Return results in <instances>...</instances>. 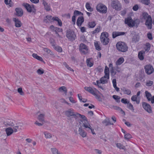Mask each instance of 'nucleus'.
<instances>
[{
	"label": "nucleus",
	"mask_w": 154,
	"mask_h": 154,
	"mask_svg": "<svg viewBox=\"0 0 154 154\" xmlns=\"http://www.w3.org/2000/svg\"><path fill=\"white\" fill-rule=\"evenodd\" d=\"M23 5L27 10V11L29 12H31L32 11V6L30 5L27 3H24Z\"/></svg>",
	"instance_id": "aec40b11"
},
{
	"label": "nucleus",
	"mask_w": 154,
	"mask_h": 154,
	"mask_svg": "<svg viewBox=\"0 0 154 154\" xmlns=\"http://www.w3.org/2000/svg\"><path fill=\"white\" fill-rule=\"evenodd\" d=\"M108 33L105 32H102L100 36V37H103L105 38H108Z\"/></svg>",
	"instance_id": "a18cd8bd"
},
{
	"label": "nucleus",
	"mask_w": 154,
	"mask_h": 154,
	"mask_svg": "<svg viewBox=\"0 0 154 154\" xmlns=\"http://www.w3.org/2000/svg\"><path fill=\"white\" fill-rule=\"evenodd\" d=\"M32 56L34 58L37 59L38 60H39L41 61H43V59L42 58V57L39 56H38L36 54H35V53L33 54Z\"/></svg>",
	"instance_id": "e433bc0d"
},
{
	"label": "nucleus",
	"mask_w": 154,
	"mask_h": 154,
	"mask_svg": "<svg viewBox=\"0 0 154 154\" xmlns=\"http://www.w3.org/2000/svg\"><path fill=\"white\" fill-rule=\"evenodd\" d=\"M111 6L114 9L118 11L121 9V5L119 2L117 0H113L111 4Z\"/></svg>",
	"instance_id": "0eeeda50"
},
{
	"label": "nucleus",
	"mask_w": 154,
	"mask_h": 154,
	"mask_svg": "<svg viewBox=\"0 0 154 154\" xmlns=\"http://www.w3.org/2000/svg\"><path fill=\"white\" fill-rule=\"evenodd\" d=\"M13 20L15 23V26L17 27H20L22 23L21 21L19 20L18 19H16L15 18H13Z\"/></svg>",
	"instance_id": "a211bd4d"
},
{
	"label": "nucleus",
	"mask_w": 154,
	"mask_h": 154,
	"mask_svg": "<svg viewBox=\"0 0 154 154\" xmlns=\"http://www.w3.org/2000/svg\"><path fill=\"white\" fill-rule=\"evenodd\" d=\"M44 51L46 52L47 54H50L51 55H53V54L51 51L49 49L46 48H44L43 49Z\"/></svg>",
	"instance_id": "a19ab883"
},
{
	"label": "nucleus",
	"mask_w": 154,
	"mask_h": 154,
	"mask_svg": "<svg viewBox=\"0 0 154 154\" xmlns=\"http://www.w3.org/2000/svg\"><path fill=\"white\" fill-rule=\"evenodd\" d=\"M105 75L107 77V79H109V70L107 66L105 67L104 70Z\"/></svg>",
	"instance_id": "a878e982"
},
{
	"label": "nucleus",
	"mask_w": 154,
	"mask_h": 154,
	"mask_svg": "<svg viewBox=\"0 0 154 154\" xmlns=\"http://www.w3.org/2000/svg\"><path fill=\"white\" fill-rule=\"evenodd\" d=\"M121 102L124 104L128 103L129 101H128L127 99L122 98L121 101Z\"/></svg>",
	"instance_id": "0e129e2a"
},
{
	"label": "nucleus",
	"mask_w": 154,
	"mask_h": 154,
	"mask_svg": "<svg viewBox=\"0 0 154 154\" xmlns=\"http://www.w3.org/2000/svg\"><path fill=\"white\" fill-rule=\"evenodd\" d=\"M137 99V95H133L131 97V100L133 101H136Z\"/></svg>",
	"instance_id": "e2e57ef3"
},
{
	"label": "nucleus",
	"mask_w": 154,
	"mask_h": 154,
	"mask_svg": "<svg viewBox=\"0 0 154 154\" xmlns=\"http://www.w3.org/2000/svg\"><path fill=\"white\" fill-rule=\"evenodd\" d=\"M142 106L143 108L149 113L152 112L151 106L147 103L143 102L142 103Z\"/></svg>",
	"instance_id": "f8f14e48"
},
{
	"label": "nucleus",
	"mask_w": 154,
	"mask_h": 154,
	"mask_svg": "<svg viewBox=\"0 0 154 154\" xmlns=\"http://www.w3.org/2000/svg\"><path fill=\"white\" fill-rule=\"evenodd\" d=\"M103 123L106 126L113 125V123H111L109 119H105L103 121Z\"/></svg>",
	"instance_id": "cd10ccee"
},
{
	"label": "nucleus",
	"mask_w": 154,
	"mask_h": 154,
	"mask_svg": "<svg viewBox=\"0 0 154 154\" xmlns=\"http://www.w3.org/2000/svg\"><path fill=\"white\" fill-rule=\"evenodd\" d=\"M18 92L21 95H24V93L22 91V89L21 88H20L17 89Z\"/></svg>",
	"instance_id": "864d4df0"
},
{
	"label": "nucleus",
	"mask_w": 154,
	"mask_h": 154,
	"mask_svg": "<svg viewBox=\"0 0 154 154\" xmlns=\"http://www.w3.org/2000/svg\"><path fill=\"white\" fill-rule=\"evenodd\" d=\"M37 72L38 74L41 75L44 73V70L41 69H39L37 70Z\"/></svg>",
	"instance_id": "4d7b16f0"
},
{
	"label": "nucleus",
	"mask_w": 154,
	"mask_h": 154,
	"mask_svg": "<svg viewBox=\"0 0 154 154\" xmlns=\"http://www.w3.org/2000/svg\"><path fill=\"white\" fill-rule=\"evenodd\" d=\"M115 70L117 71L118 72H120V69L119 68L118 66H117L115 67L114 68Z\"/></svg>",
	"instance_id": "774afa93"
},
{
	"label": "nucleus",
	"mask_w": 154,
	"mask_h": 154,
	"mask_svg": "<svg viewBox=\"0 0 154 154\" xmlns=\"http://www.w3.org/2000/svg\"><path fill=\"white\" fill-rule=\"evenodd\" d=\"M150 45L149 43H146L145 47L144 48L146 51L148 52L150 49Z\"/></svg>",
	"instance_id": "79ce46f5"
},
{
	"label": "nucleus",
	"mask_w": 154,
	"mask_h": 154,
	"mask_svg": "<svg viewBox=\"0 0 154 154\" xmlns=\"http://www.w3.org/2000/svg\"><path fill=\"white\" fill-rule=\"evenodd\" d=\"M83 15V14L82 13L78 11L75 10L74 11V15L75 16H76V15Z\"/></svg>",
	"instance_id": "8fccbe9b"
},
{
	"label": "nucleus",
	"mask_w": 154,
	"mask_h": 154,
	"mask_svg": "<svg viewBox=\"0 0 154 154\" xmlns=\"http://www.w3.org/2000/svg\"><path fill=\"white\" fill-rule=\"evenodd\" d=\"M124 59L123 57L119 58L116 61V65L119 66L121 65L124 61Z\"/></svg>",
	"instance_id": "393cba45"
},
{
	"label": "nucleus",
	"mask_w": 154,
	"mask_h": 154,
	"mask_svg": "<svg viewBox=\"0 0 154 154\" xmlns=\"http://www.w3.org/2000/svg\"><path fill=\"white\" fill-rule=\"evenodd\" d=\"M5 131L7 136L11 135L14 132L13 129L10 127L6 128Z\"/></svg>",
	"instance_id": "412c9836"
},
{
	"label": "nucleus",
	"mask_w": 154,
	"mask_h": 154,
	"mask_svg": "<svg viewBox=\"0 0 154 154\" xmlns=\"http://www.w3.org/2000/svg\"><path fill=\"white\" fill-rule=\"evenodd\" d=\"M131 136L129 134H127L125 135L124 137L126 140H128L131 138Z\"/></svg>",
	"instance_id": "13d9d810"
},
{
	"label": "nucleus",
	"mask_w": 154,
	"mask_h": 154,
	"mask_svg": "<svg viewBox=\"0 0 154 154\" xmlns=\"http://www.w3.org/2000/svg\"><path fill=\"white\" fill-rule=\"evenodd\" d=\"M101 43L103 45H107L109 42V38H105L103 37H100Z\"/></svg>",
	"instance_id": "2eb2a0df"
},
{
	"label": "nucleus",
	"mask_w": 154,
	"mask_h": 154,
	"mask_svg": "<svg viewBox=\"0 0 154 154\" xmlns=\"http://www.w3.org/2000/svg\"><path fill=\"white\" fill-rule=\"evenodd\" d=\"M84 89L86 91H88L93 95L95 94V93L96 92V91H97V90L96 88H93L90 87H85L84 88Z\"/></svg>",
	"instance_id": "4468645a"
},
{
	"label": "nucleus",
	"mask_w": 154,
	"mask_h": 154,
	"mask_svg": "<svg viewBox=\"0 0 154 154\" xmlns=\"http://www.w3.org/2000/svg\"><path fill=\"white\" fill-rule=\"evenodd\" d=\"M145 72L148 75H150L153 72L154 68L150 64H147L144 66Z\"/></svg>",
	"instance_id": "6e6552de"
},
{
	"label": "nucleus",
	"mask_w": 154,
	"mask_h": 154,
	"mask_svg": "<svg viewBox=\"0 0 154 154\" xmlns=\"http://www.w3.org/2000/svg\"><path fill=\"white\" fill-rule=\"evenodd\" d=\"M79 49L81 52L84 54L87 53L88 50L87 46L84 44H80Z\"/></svg>",
	"instance_id": "ddd939ff"
},
{
	"label": "nucleus",
	"mask_w": 154,
	"mask_h": 154,
	"mask_svg": "<svg viewBox=\"0 0 154 154\" xmlns=\"http://www.w3.org/2000/svg\"><path fill=\"white\" fill-rule=\"evenodd\" d=\"M113 98L116 100V101L117 102H120V97L116 95H114L112 96Z\"/></svg>",
	"instance_id": "3c124183"
},
{
	"label": "nucleus",
	"mask_w": 154,
	"mask_h": 154,
	"mask_svg": "<svg viewBox=\"0 0 154 154\" xmlns=\"http://www.w3.org/2000/svg\"><path fill=\"white\" fill-rule=\"evenodd\" d=\"M83 127H84L82 126V125H81L79 128L78 132L79 134L82 137L84 138L86 136L87 133L82 128Z\"/></svg>",
	"instance_id": "9b49d317"
},
{
	"label": "nucleus",
	"mask_w": 154,
	"mask_h": 154,
	"mask_svg": "<svg viewBox=\"0 0 154 154\" xmlns=\"http://www.w3.org/2000/svg\"><path fill=\"white\" fill-rule=\"evenodd\" d=\"M63 65L65 66V67L69 70L72 71V72H74V70L72 69L71 67L69 66L66 63L64 62L63 63Z\"/></svg>",
	"instance_id": "de8ad7c7"
},
{
	"label": "nucleus",
	"mask_w": 154,
	"mask_h": 154,
	"mask_svg": "<svg viewBox=\"0 0 154 154\" xmlns=\"http://www.w3.org/2000/svg\"><path fill=\"white\" fill-rule=\"evenodd\" d=\"M127 106L129 109L132 111H134V110L133 105L131 103H130L129 102L128 103H127Z\"/></svg>",
	"instance_id": "49530a36"
},
{
	"label": "nucleus",
	"mask_w": 154,
	"mask_h": 154,
	"mask_svg": "<svg viewBox=\"0 0 154 154\" xmlns=\"http://www.w3.org/2000/svg\"><path fill=\"white\" fill-rule=\"evenodd\" d=\"M143 17L145 19H146L145 24L147 28L149 29H151L152 28V20L150 16L148 15L147 13H144L143 14Z\"/></svg>",
	"instance_id": "7ed1b4c3"
},
{
	"label": "nucleus",
	"mask_w": 154,
	"mask_h": 154,
	"mask_svg": "<svg viewBox=\"0 0 154 154\" xmlns=\"http://www.w3.org/2000/svg\"><path fill=\"white\" fill-rule=\"evenodd\" d=\"M54 49L59 52H61L62 51V48L60 47L57 46H54Z\"/></svg>",
	"instance_id": "603ef678"
},
{
	"label": "nucleus",
	"mask_w": 154,
	"mask_h": 154,
	"mask_svg": "<svg viewBox=\"0 0 154 154\" xmlns=\"http://www.w3.org/2000/svg\"><path fill=\"white\" fill-rule=\"evenodd\" d=\"M15 11L17 13V15L18 16L21 17L23 14V11L22 9L21 8H17Z\"/></svg>",
	"instance_id": "4be33fe9"
},
{
	"label": "nucleus",
	"mask_w": 154,
	"mask_h": 154,
	"mask_svg": "<svg viewBox=\"0 0 154 154\" xmlns=\"http://www.w3.org/2000/svg\"><path fill=\"white\" fill-rule=\"evenodd\" d=\"M65 115L67 117H69L73 116L75 118L76 116V113H75L73 112V110L72 109H69L65 112Z\"/></svg>",
	"instance_id": "9d476101"
},
{
	"label": "nucleus",
	"mask_w": 154,
	"mask_h": 154,
	"mask_svg": "<svg viewBox=\"0 0 154 154\" xmlns=\"http://www.w3.org/2000/svg\"><path fill=\"white\" fill-rule=\"evenodd\" d=\"M153 81H149L146 82V85L148 86H150L153 84Z\"/></svg>",
	"instance_id": "bf43d9fd"
},
{
	"label": "nucleus",
	"mask_w": 154,
	"mask_h": 154,
	"mask_svg": "<svg viewBox=\"0 0 154 154\" xmlns=\"http://www.w3.org/2000/svg\"><path fill=\"white\" fill-rule=\"evenodd\" d=\"M139 40V37L137 35L135 34L132 38V41L134 43L138 42Z\"/></svg>",
	"instance_id": "c85d7f7f"
},
{
	"label": "nucleus",
	"mask_w": 154,
	"mask_h": 154,
	"mask_svg": "<svg viewBox=\"0 0 154 154\" xmlns=\"http://www.w3.org/2000/svg\"><path fill=\"white\" fill-rule=\"evenodd\" d=\"M91 58H88L87 59L86 61V63L87 66L89 67H91L93 65V63L90 61V60Z\"/></svg>",
	"instance_id": "473e14b6"
},
{
	"label": "nucleus",
	"mask_w": 154,
	"mask_h": 154,
	"mask_svg": "<svg viewBox=\"0 0 154 154\" xmlns=\"http://www.w3.org/2000/svg\"><path fill=\"white\" fill-rule=\"evenodd\" d=\"M139 1L146 5H148L150 3V0H139Z\"/></svg>",
	"instance_id": "58836bf2"
},
{
	"label": "nucleus",
	"mask_w": 154,
	"mask_h": 154,
	"mask_svg": "<svg viewBox=\"0 0 154 154\" xmlns=\"http://www.w3.org/2000/svg\"><path fill=\"white\" fill-rule=\"evenodd\" d=\"M121 90L123 92L124 94L129 95L131 94V90L125 87H122L121 88Z\"/></svg>",
	"instance_id": "6ab92c4d"
},
{
	"label": "nucleus",
	"mask_w": 154,
	"mask_h": 154,
	"mask_svg": "<svg viewBox=\"0 0 154 154\" xmlns=\"http://www.w3.org/2000/svg\"><path fill=\"white\" fill-rule=\"evenodd\" d=\"M144 53L145 52L143 51H141L139 52L138 57L140 60H142L143 59L144 57L143 55Z\"/></svg>",
	"instance_id": "2f4dec72"
},
{
	"label": "nucleus",
	"mask_w": 154,
	"mask_h": 154,
	"mask_svg": "<svg viewBox=\"0 0 154 154\" xmlns=\"http://www.w3.org/2000/svg\"><path fill=\"white\" fill-rule=\"evenodd\" d=\"M116 48L119 51L125 52L128 50V47L125 43L123 42H120L116 45Z\"/></svg>",
	"instance_id": "20e7f679"
},
{
	"label": "nucleus",
	"mask_w": 154,
	"mask_h": 154,
	"mask_svg": "<svg viewBox=\"0 0 154 154\" xmlns=\"http://www.w3.org/2000/svg\"><path fill=\"white\" fill-rule=\"evenodd\" d=\"M66 36L68 39L71 41L75 40L76 37L74 32L71 29L66 30Z\"/></svg>",
	"instance_id": "39448f33"
},
{
	"label": "nucleus",
	"mask_w": 154,
	"mask_h": 154,
	"mask_svg": "<svg viewBox=\"0 0 154 154\" xmlns=\"http://www.w3.org/2000/svg\"><path fill=\"white\" fill-rule=\"evenodd\" d=\"M110 72L111 75H114L116 73V72L115 71V70L114 68H112V69H110Z\"/></svg>",
	"instance_id": "5fc2aeb1"
},
{
	"label": "nucleus",
	"mask_w": 154,
	"mask_h": 154,
	"mask_svg": "<svg viewBox=\"0 0 154 154\" xmlns=\"http://www.w3.org/2000/svg\"><path fill=\"white\" fill-rule=\"evenodd\" d=\"M44 115L42 114L38 116V119L40 122H42L44 121Z\"/></svg>",
	"instance_id": "37998d69"
},
{
	"label": "nucleus",
	"mask_w": 154,
	"mask_h": 154,
	"mask_svg": "<svg viewBox=\"0 0 154 154\" xmlns=\"http://www.w3.org/2000/svg\"><path fill=\"white\" fill-rule=\"evenodd\" d=\"M101 83L99 81L97 80V85L98 86L99 88L103 90H104V88L100 85Z\"/></svg>",
	"instance_id": "052dcab7"
},
{
	"label": "nucleus",
	"mask_w": 154,
	"mask_h": 154,
	"mask_svg": "<svg viewBox=\"0 0 154 154\" xmlns=\"http://www.w3.org/2000/svg\"><path fill=\"white\" fill-rule=\"evenodd\" d=\"M84 21V19L83 17L82 16L79 17L77 20V25L78 26H80Z\"/></svg>",
	"instance_id": "f3484780"
},
{
	"label": "nucleus",
	"mask_w": 154,
	"mask_h": 154,
	"mask_svg": "<svg viewBox=\"0 0 154 154\" xmlns=\"http://www.w3.org/2000/svg\"><path fill=\"white\" fill-rule=\"evenodd\" d=\"M125 34V33L124 32H113L112 33V37L115 38L118 36L124 35Z\"/></svg>",
	"instance_id": "dca6fc26"
},
{
	"label": "nucleus",
	"mask_w": 154,
	"mask_h": 154,
	"mask_svg": "<svg viewBox=\"0 0 154 154\" xmlns=\"http://www.w3.org/2000/svg\"><path fill=\"white\" fill-rule=\"evenodd\" d=\"M112 108L114 109L122 112L123 113H124V114H125V112L124 111L122 110L121 108L119 106H113L112 107Z\"/></svg>",
	"instance_id": "ea45409f"
},
{
	"label": "nucleus",
	"mask_w": 154,
	"mask_h": 154,
	"mask_svg": "<svg viewBox=\"0 0 154 154\" xmlns=\"http://www.w3.org/2000/svg\"><path fill=\"white\" fill-rule=\"evenodd\" d=\"M19 126L17 125H15L13 126V130L14 132H16L17 131V129L18 128Z\"/></svg>",
	"instance_id": "680f3d73"
},
{
	"label": "nucleus",
	"mask_w": 154,
	"mask_h": 154,
	"mask_svg": "<svg viewBox=\"0 0 154 154\" xmlns=\"http://www.w3.org/2000/svg\"><path fill=\"white\" fill-rule=\"evenodd\" d=\"M98 43L99 42L97 41L95 42L94 43V46L97 50L100 51L101 50V48Z\"/></svg>",
	"instance_id": "4c0bfd02"
},
{
	"label": "nucleus",
	"mask_w": 154,
	"mask_h": 154,
	"mask_svg": "<svg viewBox=\"0 0 154 154\" xmlns=\"http://www.w3.org/2000/svg\"><path fill=\"white\" fill-rule=\"evenodd\" d=\"M100 27L98 26L92 32V33L93 34H94L99 32L100 31Z\"/></svg>",
	"instance_id": "09e8293b"
},
{
	"label": "nucleus",
	"mask_w": 154,
	"mask_h": 154,
	"mask_svg": "<svg viewBox=\"0 0 154 154\" xmlns=\"http://www.w3.org/2000/svg\"><path fill=\"white\" fill-rule=\"evenodd\" d=\"M59 90L60 91H64L65 92V93L66 94L67 90L65 86H63L60 87L59 89Z\"/></svg>",
	"instance_id": "c03bdc74"
},
{
	"label": "nucleus",
	"mask_w": 154,
	"mask_h": 154,
	"mask_svg": "<svg viewBox=\"0 0 154 154\" xmlns=\"http://www.w3.org/2000/svg\"><path fill=\"white\" fill-rule=\"evenodd\" d=\"M81 118L83 120H81V122L82 123V126H84L85 128V130L89 133L91 132L93 134H95L94 132V129L91 126L90 124L88 122L86 117L83 115L78 113H76V116L75 119H76L77 118Z\"/></svg>",
	"instance_id": "f257e3e1"
},
{
	"label": "nucleus",
	"mask_w": 154,
	"mask_h": 154,
	"mask_svg": "<svg viewBox=\"0 0 154 154\" xmlns=\"http://www.w3.org/2000/svg\"><path fill=\"white\" fill-rule=\"evenodd\" d=\"M45 137L46 139H50L52 137V135L49 132H44Z\"/></svg>",
	"instance_id": "c9c22d12"
},
{
	"label": "nucleus",
	"mask_w": 154,
	"mask_h": 154,
	"mask_svg": "<svg viewBox=\"0 0 154 154\" xmlns=\"http://www.w3.org/2000/svg\"><path fill=\"white\" fill-rule=\"evenodd\" d=\"M116 146L119 149H124L125 151L126 150L125 146L122 145L120 143H118L116 144Z\"/></svg>",
	"instance_id": "7c9ffc66"
},
{
	"label": "nucleus",
	"mask_w": 154,
	"mask_h": 154,
	"mask_svg": "<svg viewBox=\"0 0 154 154\" xmlns=\"http://www.w3.org/2000/svg\"><path fill=\"white\" fill-rule=\"evenodd\" d=\"M85 7L89 11L92 12L93 11V9L91 7L90 4L88 2L86 4Z\"/></svg>",
	"instance_id": "72a5a7b5"
},
{
	"label": "nucleus",
	"mask_w": 154,
	"mask_h": 154,
	"mask_svg": "<svg viewBox=\"0 0 154 154\" xmlns=\"http://www.w3.org/2000/svg\"><path fill=\"white\" fill-rule=\"evenodd\" d=\"M42 4L44 5L45 9L47 11H49L50 10V6L45 1H43Z\"/></svg>",
	"instance_id": "5701e85b"
},
{
	"label": "nucleus",
	"mask_w": 154,
	"mask_h": 154,
	"mask_svg": "<svg viewBox=\"0 0 154 154\" xmlns=\"http://www.w3.org/2000/svg\"><path fill=\"white\" fill-rule=\"evenodd\" d=\"M96 9L99 12L105 14L107 12V9L105 5L101 3H99L97 5Z\"/></svg>",
	"instance_id": "423d86ee"
},
{
	"label": "nucleus",
	"mask_w": 154,
	"mask_h": 154,
	"mask_svg": "<svg viewBox=\"0 0 154 154\" xmlns=\"http://www.w3.org/2000/svg\"><path fill=\"white\" fill-rule=\"evenodd\" d=\"M54 28L53 29V30L54 32H62V29L59 28L58 27H54V26L53 25L51 26H50V28Z\"/></svg>",
	"instance_id": "f704fd0d"
},
{
	"label": "nucleus",
	"mask_w": 154,
	"mask_h": 154,
	"mask_svg": "<svg viewBox=\"0 0 154 154\" xmlns=\"http://www.w3.org/2000/svg\"><path fill=\"white\" fill-rule=\"evenodd\" d=\"M15 122H14L13 121H11L10 122H8L7 124L9 126L13 127L15 125Z\"/></svg>",
	"instance_id": "6e6d98bb"
},
{
	"label": "nucleus",
	"mask_w": 154,
	"mask_h": 154,
	"mask_svg": "<svg viewBox=\"0 0 154 154\" xmlns=\"http://www.w3.org/2000/svg\"><path fill=\"white\" fill-rule=\"evenodd\" d=\"M140 20L139 19L133 20L131 17H129L125 19V23L128 26L132 27L136 25L137 26L139 24Z\"/></svg>",
	"instance_id": "f03ea898"
},
{
	"label": "nucleus",
	"mask_w": 154,
	"mask_h": 154,
	"mask_svg": "<svg viewBox=\"0 0 154 154\" xmlns=\"http://www.w3.org/2000/svg\"><path fill=\"white\" fill-rule=\"evenodd\" d=\"M51 151L52 154H60L58 149L56 148H52L51 149Z\"/></svg>",
	"instance_id": "c756f323"
},
{
	"label": "nucleus",
	"mask_w": 154,
	"mask_h": 154,
	"mask_svg": "<svg viewBox=\"0 0 154 154\" xmlns=\"http://www.w3.org/2000/svg\"><path fill=\"white\" fill-rule=\"evenodd\" d=\"M145 96L148 101H151L152 104L154 103V96L152 97L151 94L147 91H145Z\"/></svg>",
	"instance_id": "1a4fd4ad"
},
{
	"label": "nucleus",
	"mask_w": 154,
	"mask_h": 154,
	"mask_svg": "<svg viewBox=\"0 0 154 154\" xmlns=\"http://www.w3.org/2000/svg\"><path fill=\"white\" fill-rule=\"evenodd\" d=\"M147 37L150 40H151L152 39V34L150 32L147 34Z\"/></svg>",
	"instance_id": "69168bd1"
},
{
	"label": "nucleus",
	"mask_w": 154,
	"mask_h": 154,
	"mask_svg": "<svg viewBox=\"0 0 154 154\" xmlns=\"http://www.w3.org/2000/svg\"><path fill=\"white\" fill-rule=\"evenodd\" d=\"M107 77L106 76L104 75V76L101 78L100 79V83L103 84L106 83L107 82Z\"/></svg>",
	"instance_id": "bb28decb"
},
{
	"label": "nucleus",
	"mask_w": 154,
	"mask_h": 154,
	"mask_svg": "<svg viewBox=\"0 0 154 154\" xmlns=\"http://www.w3.org/2000/svg\"><path fill=\"white\" fill-rule=\"evenodd\" d=\"M138 6L137 5H135L133 7V9L134 11H137L138 10Z\"/></svg>",
	"instance_id": "338daca9"
},
{
	"label": "nucleus",
	"mask_w": 154,
	"mask_h": 154,
	"mask_svg": "<svg viewBox=\"0 0 154 154\" xmlns=\"http://www.w3.org/2000/svg\"><path fill=\"white\" fill-rule=\"evenodd\" d=\"M88 26L89 28H93L96 25V23L95 21H93L91 22H88Z\"/></svg>",
	"instance_id": "b1692460"
}]
</instances>
